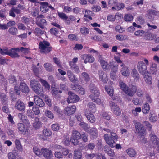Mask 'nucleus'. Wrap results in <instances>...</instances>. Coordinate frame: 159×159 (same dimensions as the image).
<instances>
[{
	"mask_svg": "<svg viewBox=\"0 0 159 159\" xmlns=\"http://www.w3.org/2000/svg\"><path fill=\"white\" fill-rule=\"evenodd\" d=\"M126 152L127 154L131 157H134L136 154L135 151L132 148H130L127 149L126 150Z\"/></svg>",
	"mask_w": 159,
	"mask_h": 159,
	"instance_id": "72a5a7b5",
	"label": "nucleus"
},
{
	"mask_svg": "<svg viewBox=\"0 0 159 159\" xmlns=\"http://www.w3.org/2000/svg\"><path fill=\"white\" fill-rule=\"evenodd\" d=\"M45 114L46 116L50 119H53L54 117L53 113L49 110H46L45 111Z\"/></svg>",
	"mask_w": 159,
	"mask_h": 159,
	"instance_id": "de8ad7c7",
	"label": "nucleus"
},
{
	"mask_svg": "<svg viewBox=\"0 0 159 159\" xmlns=\"http://www.w3.org/2000/svg\"><path fill=\"white\" fill-rule=\"evenodd\" d=\"M82 157V154L81 152L78 150H75L74 152V159H81Z\"/></svg>",
	"mask_w": 159,
	"mask_h": 159,
	"instance_id": "4c0bfd02",
	"label": "nucleus"
},
{
	"mask_svg": "<svg viewBox=\"0 0 159 159\" xmlns=\"http://www.w3.org/2000/svg\"><path fill=\"white\" fill-rule=\"evenodd\" d=\"M84 114L86 116L89 121L91 123H94L95 121V119L94 115L92 113L88 114L86 112H84Z\"/></svg>",
	"mask_w": 159,
	"mask_h": 159,
	"instance_id": "c756f323",
	"label": "nucleus"
},
{
	"mask_svg": "<svg viewBox=\"0 0 159 159\" xmlns=\"http://www.w3.org/2000/svg\"><path fill=\"white\" fill-rule=\"evenodd\" d=\"M98 60L100 61V63L102 68L105 70H109L112 66V62H110L109 64L106 61L104 60L101 57V55L98 56Z\"/></svg>",
	"mask_w": 159,
	"mask_h": 159,
	"instance_id": "6e6552de",
	"label": "nucleus"
},
{
	"mask_svg": "<svg viewBox=\"0 0 159 159\" xmlns=\"http://www.w3.org/2000/svg\"><path fill=\"white\" fill-rule=\"evenodd\" d=\"M43 135L45 136H50L52 134V132L49 129H45L43 131Z\"/></svg>",
	"mask_w": 159,
	"mask_h": 159,
	"instance_id": "8fccbe9b",
	"label": "nucleus"
},
{
	"mask_svg": "<svg viewBox=\"0 0 159 159\" xmlns=\"http://www.w3.org/2000/svg\"><path fill=\"white\" fill-rule=\"evenodd\" d=\"M154 37V35L151 33H148L145 36V39L147 40H152Z\"/></svg>",
	"mask_w": 159,
	"mask_h": 159,
	"instance_id": "ea45409f",
	"label": "nucleus"
},
{
	"mask_svg": "<svg viewBox=\"0 0 159 159\" xmlns=\"http://www.w3.org/2000/svg\"><path fill=\"white\" fill-rule=\"evenodd\" d=\"M44 66L46 70L48 71L51 72L53 70V66L50 63H45Z\"/></svg>",
	"mask_w": 159,
	"mask_h": 159,
	"instance_id": "a19ab883",
	"label": "nucleus"
},
{
	"mask_svg": "<svg viewBox=\"0 0 159 159\" xmlns=\"http://www.w3.org/2000/svg\"><path fill=\"white\" fill-rule=\"evenodd\" d=\"M39 80L41 82L43 86H44L46 88L48 89H49L50 88V86L48 83L46 81L42 79H39Z\"/></svg>",
	"mask_w": 159,
	"mask_h": 159,
	"instance_id": "37998d69",
	"label": "nucleus"
},
{
	"mask_svg": "<svg viewBox=\"0 0 159 159\" xmlns=\"http://www.w3.org/2000/svg\"><path fill=\"white\" fill-rule=\"evenodd\" d=\"M20 50L19 48H12L10 49L9 56L13 58H18L20 57L19 53Z\"/></svg>",
	"mask_w": 159,
	"mask_h": 159,
	"instance_id": "ddd939ff",
	"label": "nucleus"
},
{
	"mask_svg": "<svg viewBox=\"0 0 159 159\" xmlns=\"http://www.w3.org/2000/svg\"><path fill=\"white\" fill-rule=\"evenodd\" d=\"M9 82L10 83L12 84L16 82V79L13 75H11L9 77Z\"/></svg>",
	"mask_w": 159,
	"mask_h": 159,
	"instance_id": "5fc2aeb1",
	"label": "nucleus"
},
{
	"mask_svg": "<svg viewBox=\"0 0 159 159\" xmlns=\"http://www.w3.org/2000/svg\"><path fill=\"white\" fill-rule=\"evenodd\" d=\"M19 89L20 91L24 93H27L29 92V89L27 85L24 82L20 83L19 86Z\"/></svg>",
	"mask_w": 159,
	"mask_h": 159,
	"instance_id": "aec40b11",
	"label": "nucleus"
},
{
	"mask_svg": "<svg viewBox=\"0 0 159 159\" xmlns=\"http://www.w3.org/2000/svg\"><path fill=\"white\" fill-rule=\"evenodd\" d=\"M119 84L120 89L124 92L126 90V89H127L128 87L125 83L121 81H120Z\"/></svg>",
	"mask_w": 159,
	"mask_h": 159,
	"instance_id": "49530a36",
	"label": "nucleus"
},
{
	"mask_svg": "<svg viewBox=\"0 0 159 159\" xmlns=\"http://www.w3.org/2000/svg\"><path fill=\"white\" fill-rule=\"evenodd\" d=\"M15 108L21 111H23L25 109V106L20 100H18L15 104Z\"/></svg>",
	"mask_w": 159,
	"mask_h": 159,
	"instance_id": "dca6fc26",
	"label": "nucleus"
},
{
	"mask_svg": "<svg viewBox=\"0 0 159 159\" xmlns=\"http://www.w3.org/2000/svg\"><path fill=\"white\" fill-rule=\"evenodd\" d=\"M39 46L40 52L42 53H48L52 49V47L50 46L49 43L46 41L40 42L39 44Z\"/></svg>",
	"mask_w": 159,
	"mask_h": 159,
	"instance_id": "7ed1b4c3",
	"label": "nucleus"
},
{
	"mask_svg": "<svg viewBox=\"0 0 159 159\" xmlns=\"http://www.w3.org/2000/svg\"><path fill=\"white\" fill-rule=\"evenodd\" d=\"M40 4L41 5L40 9L42 12L46 13L48 11L49 7L47 2H41Z\"/></svg>",
	"mask_w": 159,
	"mask_h": 159,
	"instance_id": "412c9836",
	"label": "nucleus"
},
{
	"mask_svg": "<svg viewBox=\"0 0 159 159\" xmlns=\"http://www.w3.org/2000/svg\"><path fill=\"white\" fill-rule=\"evenodd\" d=\"M76 109V107L74 105L67 106L64 109V112L65 114L68 116L71 115L75 112Z\"/></svg>",
	"mask_w": 159,
	"mask_h": 159,
	"instance_id": "9b49d317",
	"label": "nucleus"
},
{
	"mask_svg": "<svg viewBox=\"0 0 159 159\" xmlns=\"http://www.w3.org/2000/svg\"><path fill=\"white\" fill-rule=\"evenodd\" d=\"M43 97L45 98V101L46 103L49 106H51V100L46 95H43Z\"/></svg>",
	"mask_w": 159,
	"mask_h": 159,
	"instance_id": "052dcab7",
	"label": "nucleus"
},
{
	"mask_svg": "<svg viewBox=\"0 0 159 159\" xmlns=\"http://www.w3.org/2000/svg\"><path fill=\"white\" fill-rule=\"evenodd\" d=\"M17 28L19 29L23 30H25L26 29V26L21 23H19L18 24Z\"/></svg>",
	"mask_w": 159,
	"mask_h": 159,
	"instance_id": "0e129e2a",
	"label": "nucleus"
},
{
	"mask_svg": "<svg viewBox=\"0 0 159 159\" xmlns=\"http://www.w3.org/2000/svg\"><path fill=\"white\" fill-rule=\"evenodd\" d=\"M69 96L67 98V101L68 103H74L76 102L79 100V97L76 95L72 92H68Z\"/></svg>",
	"mask_w": 159,
	"mask_h": 159,
	"instance_id": "0eeeda50",
	"label": "nucleus"
},
{
	"mask_svg": "<svg viewBox=\"0 0 159 159\" xmlns=\"http://www.w3.org/2000/svg\"><path fill=\"white\" fill-rule=\"evenodd\" d=\"M17 128L19 130L25 134H28L30 132L28 127H25L22 123H19L17 125Z\"/></svg>",
	"mask_w": 159,
	"mask_h": 159,
	"instance_id": "f3484780",
	"label": "nucleus"
},
{
	"mask_svg": "<svg viewBox=\"0 0 159 159\" xmlns=\"http://www.w3.org/2000/svg\"><path fill=\"white\" fill-rule=\"evenodd\" d=\"M69 65L71 69L76 72L78 73L80 72L78 66L73 62H69Z\"/></svg>",
	"mask_w": 159,
	"mask_h": 159,
	"instance_id": "393cba45",
	"label": "nucleus"
},
{
	"mask_svg": "<svg viewBox=\"0 0 159 159\" xmlns=\"http://www.w3.org/2000/svg\"><path fill=\"white\" fill-rule=\"evenodd\" d=\"M133 19V16L130 14L125 15L124 17V20L127 22L132 21Z\"/></svg>",
	"mask_w": 159,
	"mask_h": 159,
	"instance_id": "79ce46f5",
	"label": "nucleus"
},
{
	"mask_svg": "<svg viewBox=\"0 0 159 159\" xmlns=\"http://www.w3.org/2000/svg\"><path fill=\"white\" fill-rule=\"evenodd\" d=\"M8 32L11 35H16L18 33V30L16 27H11L9 28Z\"/></svg>",
	"mask_w": 159,
	"mask_h": 159,
	"instance_id": "c9c22d12",
	"label": "nucleus"
},
{
	"mask_svg": "<svg viewBox=\"0 0 159 159\" xmlns=\"http://www.w3.org/2000/svg\"><path fill=\"white\" fill-rule=\"evenodd\" d=\"M133 72L132 74V76L134 78V79L136 81L138 80L139 79V75L138 72L135 69H134L132 70Z\"/></svg>",
	"mask_w": 159,
	"mask_h": 159,
	"instance_id": "c03bdc74",
	"label": "nucleus"
},
{
	"mask_svg": "<svg viewBox=\"0 0 159 159\" xmlns=\"http://www.w3.org/2000/svg\"><path fill=\"white\" fill-rule=\"evenodd\" d=\"M88 110L90 112L92 113H95L96 111V108L95 105L92 102L89 103L88 104Z\"/></svg>",
	"mask_w": 159,
	"mask_h": 159,
	"instance_id": "a878e982",
	"label": "nucleus"
},
{
	"mask_svg": "<svg viewBox=\"0 0 159 159\" xmlns=\"http://www.w3.org/2000/svg\"><path fill=\"white\" fill-rule=\"evenodd\" d=\"M149 118L150 121L152 122H155L157 120V117L154 113H150Z\"/></svg>",
	"mask_w": 159,
	"mask_h": 159,
	"instance_id": "09e8293b",
	"label": "nucleus"
},
{
	"mask_svg": "<svg viewBox=\"0 0 159 159\" xmlns=\"http://www.w3.org/2000/svg\"><path fill=\"white\" fill-rule=\"evenodd\" d=\"M81 139V134L80 132L76 130H72L71 136L70 138L71 142L74 145L80 144L79 140Z\"/></svg>",
	"mask_w": 159,
	"mask_h": 159,
	"instance_id": "39448f33",
	"label": "nucleus"
},
{
	"mask_svg": "<svg viewBox=\"0 0 159 159\" xmlns=\"http://www.w3.org/2000/svg\"><path fill=\"white\" fill-rule=\"evenodd\" d=\"M109 106L111 110L115 115L119 116L121 114V111L119 106L114 102L111 101L109 103Z\"/></svg>",
	"mask_w": 159,
	"mask_h": 159,
	"instance_id": "423d86ee",
	"label": "nucleus"
},
{
	"mask_svg": "<svg viewBox=\"0 0 159 159\" xmlns=\"http://www.w3.org/2000/svg\"><path fill=\"white\" fill-rule=\"evenodd\" d=\"M121 73L124 76H126L129 74V70L127 66H125L121 69Z\"/></svg>",
	"mask_w": 159,
	"mask_h": 159,
	"instance_id": "2f4dec72",
	"label": "nucleus"
},
{
	"mask_svg": "<svg viewBox=\"0 0 159 159\" xmlns=\"http://www.w3.org/2000/svg\"><path fill=\"white\" fill-rule=\"evenodd\" d=\"M104 138L106 143L110 147H114V144L115 143L114 140L118 139V136L114 132H111L110 135L107 134L104 135Z\"/></svg>",
	"mask_w": 159,
	"mask_h": 159,
	"instance_id": "f03ea898",
	"label": "nucleus"
},
{
	"mask_svg": "<svg viewBox=\"0 0 159 159\" xmlns=\"http://www.w3.org/2000/svg\"><path fill=\"white\" fill-rule=\"evenodd\" d=\"M82 77L84 81L87 82L89 80L90 78L88 74L86 72H83L81 74Z\"/></svg>",
	"mask_w": 159,
	"mask_h": 159,
	"instance_id": "a18cd8bd",
	"label": "nucleus"
},
{
	"mask_svg": "<svg viewBox=\"0 0 159 159\" xmlns=\"http://www.w3.org/2000/svg\"><path fill=\"white\" fill-rule=\"evenodd\" d=\"M41 123L39 121V119L37 117H35L33 125L34 128L36 130L38 129L41 127Z\"/></svg>",
	"mask_w": 159,
	"mask_h": 159,
	"instance_id": "5701e85b",
	"label": "nucleus"
},
{
	"mask_svg": "<svg viewBox=\"0 0 159 159\" xmlns=\"http://www.w3.org/2000/svg\"><path fill=\"white\" fill-rule=\"evenodd\" d=\"M34 34L36 36H39L43 34L42 30L39 28H36L34 31Z\"/></svg>",
	"mask_w": 159,
	"mask_h": 159,
	"instance_id": "603ef678",
	"label": "nucleus"
},
{
	"mask_svg": "<svg viewBox=\"0 0 159 159\" xmlns=\"http://www.w3.org/2000/svg\"><path fill=\"white\" fill-rule=\"evenodd\" d=\"M59 125L57 124H54L52 125V129L54 131H57L59 129Z\"/></svg>",
	"mask_w": 159,
	"mask_h": 159,
	"instance_id": "680f3d73",
	"label": "nucleus"
},
{
	"mask_svg": "<svg viewBox=\"0 0 159 159\" xmlns=\"http://www.w3.org/2000/svg\"><path fill=\"white\" fill-rule=\"evenodd\" d=\"M147 12V16L151 20H152L154 15H156L158 13L157 11L153 10H149Z\"/></svg>",
	"mask_w": 159,
	"mask_h": 159,
	"instance_id": "c85d7f7f",
	"label": "nucleus"
},
{
	"mask_svg": "<svg viewBox=\"0 0 159 159\" xmlns=\"http://www.w3.org/2000/svg\"><path fill=\"white\" fill-rule=\"evenodd\" d=\"M82 59L84 60V62L86 64L87 63H92L94 61V57L90 54H84L81 56Z\"/></svg>",
	"mask_w": 159,
	"mask_h": 159,
	"instance_id": "f8f14e48",
	"label": "nucleus"
},
{
	"mask_svg": "<svg viewBox=\"0 0 159 159\" xmlns=\"http://www.w3.org/2000/svg\"><path fill=\"white\" fill-rule=\"evenodd\" d=\"M137 69L139 73L141 74H144L147 73V66L142 61H140L138 62Z\"/></svg>",
	"mask_w": 159,
	"mask_h": 159,
	"instance_id": "1a4fd4ad",
	"label": "nucleus"
},
{
	"mask_svg": "<svg viewBox=\"0 0 159 159\" xmlns=\"http://www.w3.org/2000/svg\"><path fill=\"white\" fill-rule=\"evenodd\" d=\"M144 75V80L149 84H151L152 83V78L151 76H149L148 71L147 73H145Z\"/></svg>",
	"mask_w": 159,
	"mask_h": 159,
	"instance_id": "473e14b6",
	"label": "nucleus"
},
{
	"mask_svg": "<svg viewBox=\"0 0 159 159\" xmlns=\"http://www.w3.org/2000/svg\"><path fill=\"white\" fill-rule=\"evenodd\" d=\"M67 74L69 80L73 83H75L78 81V79L76 76L70 70H68Z\"/></svg>",
	"mask_w": 159,
	"mask_h": 159,
	"instance_id": "4be33fe9",
	"label": "nucleus"
},
{
	"mask_svg": "<svg viewBox=\"0 0 159 159\" xmlns=\"http://www.w3.org/2000/svg\"><path fill=\"white\" fill-rule=\"evenodd\" d=\"M149 142L153 145H157L159 143V139L154 134V132H152L149 134Z\"/></svg>",
	"mask_w": 159,
	"mask_h": 159,
	"instance_id": "4468645a",
	"label": "nucleus"
},
{
	"mask_svg": "<svg viewBox=\"0 0 159 159\" xmlns=\"http://www.w3.org/2000/svg\"><path fill=\"white\" fill-rule=\"evenodd\" d=\"M32 111L35 115H38L40 113V111L39 108L35 106L33 107Z\"/></svg>",
	"mask_w": 159,
	"mask_h": 159,
	"instance_id": "e2e57ef3",
	"label": "nucleus"
},
{
	"mask_svg": "<svg viewBox=\"0 0 159 159\" xmlns=\"http://www.w3.org/2000/svg\"><path fill=\"white\" fill-rule=\"evenodd\" d=\"M41 151L44 157L47 159H51L53 154L51 150L46 148H42Z\"/></svg>",
	"mask_w": 159,
	"mask_h": 159,
	"instance_id": "2eb2a0df",
	"label": "nucleus"
},
{
	"mask_svg": "<svg viewBox=\"0 0 159 159\" xmlns=\"http://www.w3.org/2000/svg\"><path fill=\"white\" fill-rule=\"evenodd\" d=\"M150 109L149 104L147 103H145L144 104L143 107L142 109V112L144 114H147L148 113Z\"/></svg>",
	"mask_w": 159,
	"mask_h": 159,
	"instance_id": "e433bc0d",
	"label": "nucleus"
},
{
	"mask_svg": "<svg viewBox=\"0 0 159 159\" xmlns=\"http://www.w3.org/2000/svg\"><path fill=\"white\" fill-rule=\"evenodd\" d=\"M36 24L37 25L42 29H43L44 26L47 25V22L45 19L43 18L41 19L39 21L37 22Z\"/></svg>",
	"mask_w": 159,
	"mask_h": 159,
	"instance_id": "7c9ffc66",
	"label": "nucleus"
},
{
	"mask_svg": "<svg viewBox=\"0 0 159 159\" xmlns=\"http://www.w3.org/2000/svg\"><path fill=\"white\" fill-rule=\"evenodd\" d=\"M89 89L91 94L89 95L90 98L92 100L97 103L100 102V99L98 98L99 95V92L98 88L93 84H91L89 85Z\"/></svg>",
	"mask_w": 159,
	"mask_h": 159,
	"instance_id": "f257e3e1",
	"label": "nucleus"
},
{
	"mask_svg": "<svg viewBox=\"0 0 159 159\" xmlns=\"http://www.w3.org/2000/svg\"><path fill=\"white\" fill-rule=\"evenodd\" d=\"M52 94L53 95H57L58 93H61L62 92L61 90H59L55 87H52Z\"/></svg>",
	"mask_w": 159,
	"mask_h": 159,
	"instance_id": "4d7b16f0",
	"label": "nucleus"
},
{
	"mask_svg": "<svg viewBox=\"0 0 159 159\" xmlns=\"http://www.w3.org/2000/svg\"><path fill=\"white\" fill-rule=\"evenodd\" d=\"M108 4L111 6H116L118 4L116 0H109Z\"/></svg>",
	"mask_w": 159,
	"mask_h": 159,
	"instance_id": "338daca9",
	"label": "nucleus"
},
{
	"mask_svg": "<svg viewBox=\"0 0 159 159\" xmlns=\"http://www.w3.org/2000/svg\"><path fill=\"white\" fill-rule=\"evenodd\" d=\"M96 156V154L94 153L86 154L85 157L87 159H92Z\"/></svg>",
	"mask_w": 159,
	"mask_h": 159,
	"instance_id": "69168bd1",
	"label": "nucleus"
},
{
	"mask_svg": "<svg viewBox=\"0 0 159 159\" xmlns=\"http://www.w3.org/2000/svg\"><path fill=\"white\" fill-rule=\"evenodd\" d=\"M20 52H21L25 54H26L30 52L29 49L27 48L21 47L19 48Z\"/></svg>",
	"mask_w": 159,
	"mask_h": 159,
	"instance_id": "6e6d98bb",
	"label": "nucleus"
},
{
	"mask_svg": "<svg viewBox=\"0 0 159 159\" xmlns=\"http://www.w3.org/2000/svg\"><path fill=\"white\" fill-rule=\"evenodd\" d=\"M81 33L84 34H86L89 33V30L88 28L85 27H83L80 29Z\"/></svg>",
	"mask_w": 159,
	"mask_h": 159,
	"instance_id": "13d9d810",
	"label": "nucleus"
},
{
	"mask_svg": "<svg viewBox=\"0 0 159 159\" xmlns=\"http://www.w3.org/2000/svg\"><path fill=\"white\" fill-rule=\"evenodd\" d=\"M19 118L23 122L27 121V117L25 116L24 114L21 113H19L18 114Z\"/></svg>",
	"mask_w": 159,
	"mask_h": 159,
	"instance_id": "3c124183",
	"label": "nucleus"
},
{
	"mask_svg": "<svg viewBox=\"0 0 159 159\" xmlns=\"http://www.w3.org/2000/svg\"><path fill=\"white\" fill-rule=\"evenodd\" d=\"M10 49H8L7 47H5L3 49L0 48V53L2 55H8L9 56Z\"/></svg>",
	"mask_w": 159,
	"mask_h": 159,
	"instance_id": "58836bf2",
	"label": "nucleus"
},
{
	"mask_svg": "<svg viewBox=\"0 0 159 159\" xmlns=\"http://www.w3.org/2000/svg\"><path fill=\"white\" fill-rule=\"evenodd\" d=\"M34 102L36 105L40 107H43L45 105V103L43 100L37 95L34 97Z\"/></svg>",
	"mask_w": 159,
	"mask_h": 159,
	"instance_id": "6ab92c4d",
	"label": "nucleus"
},
{
	"mask_svg": "<svg viewBox=\"0 0 159 159\" xmlns=\"http://www.w3.org/2000/svg\"><path fill=\"white\" fill-rule=\"evenodd\" d=\"M89 133L93 139H95L98 136V133L96 129L94 128H92L89 130Z\"/></svg>",
	"mask_w": 159,
	"mask_h": 159,
	"instance_id": "cd10ccee",
	"label": "nucleus"
},
{
	"mask_svg": "<svg viewBox=\"0 0 159 159\" xmlns=\"http://www.w3.org/2000/svg\"><path fill=\"white\" fill-rule=\"evenodd\" d=\"M58 15L61 19L64 20H66L68 19V16L64 13H58Z\"/></svg>",
	"mask_w": 159,
	"mask_h": 159,
	"instance_id": "774afa93",
	"label": "nucleus"
},
{
	"mask_svg": "<svg viewBox=\"0 0 159 159\" xmlns=\"http://www.w3.org/2000/svg\"><path fill=\"white\" fill-rule=\"evenodd\" d=\"M95 146V144L93 143H89L86 146V148L90 150H93L94 149Z\"/></svg>",
	"mask_w": 159,
	"mask_h": 159,
	"instance_id": "bf43d9fd",
	"label": "nucleus"
},
{
	"mask_svg": "<svg viewBox=\"0 0 159 159\" xmlns=\"http://www.w3.org/2000/svg\"><path fill=\"white\" fill-rule=\"evenodd\" d=\"M150 69L152 74H156L157 70V64L154 63H152L150 65Z\"/></svg>",
	"mask_w": 159,
	"mask_h": 159,
	"instance_id": "f704fd0d",
	"label": "nucleus"
},
{
	"mask_svg": "<svg viewBox=\"0 0 159 159\" xmlns=\"http://www.w3.org/2000/svg\"><path fill=\"white\" fill-rule=\"evenodd\" d=\"M30 84L34 92L38 95H40L41 94L42 88L38 81L35 79L32 80L30 81Z\"/></svg>",
	"mask_w": 159,
	"mask_h": 159,
	"instance_id": "20e7f679",
	"label": "nucleus"
},
{
	"mask_svg": "<svg viewBox=\"0 0 159 159\" xmlns=\"http://www.w3.org/2000/svg\"><path fill=\"white\" fill-rule=\"evenodd\" d=\"M126 89L124 92L125 94L132 97L136 92L137 88L135 85H130Z\"/></svg>",
	"mask_w": 159,
	"mask_h": 159,
	"instance_id": "9d476101",
	"label": "nucleus"
},
{
	"mask_svg": "<svg viewBox=\"0 0 159 159\" xmlns=\"http://www.w3.org/2000/svg\"><path fill=\"white\" fill-rule=\"evenodd\" d=\"M99 79L103 83H106L108 81V78L106 74L102 70H99L98 72Z\"/></svg>",
	"mask_w": 159,
	"mask_h": 159,
	"instance_id": "a211bd4d",
	"label": "nucleus"
},
{
	"mask_svg": "<svg viewBox=\"0 0 159 159\" xmlns=\"http://www.w3.org/2000/svg\"><path fill=\"white\" fill-rule=\"evenodd\" d=\"M68 39L71 41H77L78 38L77 35L74 34H70L68 36Z\"/></svg>",
	"mask_w": 159,
	"mask_h": 159,
	"instance_id": "864d4df0",
	"label": "nucleus"
},
{
	"mask_svg": "<svg viewBox=\"0 0 159 159\" xmlns=\"http://www.w3.org/2000/svg\"><path fill=\"white\" fill-rule=\"evenodd\" d=\"M0 97L2 104L3 105H7L8 102L7 97L4 93H2Z\"/></svg>",
	"mask_w": 159,
	"mask_h": 159,
	"instance_id": "b1692460",
	"label": "nucleus"
},
{
	"mask_svg": "<svg viewBox=\"0 0 159 159\" xmlns=\"http://www.w3.org/2000/svg\"><path fill=\"white\" fill-rule=\"evenodd\" d=\"M104 150L105 152L110 157H114L115 156V154L113 150L108 146H105Z\"/></svg>",
	"mask_w": 159,
	"mask_h": 159,
	"instance_id": "bb28decb",
	"label": "nucleus"
}]
</instances>
